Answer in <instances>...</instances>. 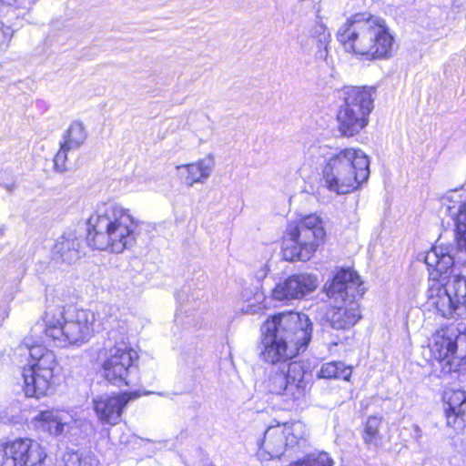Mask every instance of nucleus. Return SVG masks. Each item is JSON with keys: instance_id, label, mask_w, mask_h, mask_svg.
<instances>
[{"instance_id": "nucleus-27", "label": "nucleus", "mask_w": 466, "mask_h": 466, "mask_svg": "<svg viewBox=\"0 0 466 466\" xmlns=\"http://www.w3.org/2000/svg\"><path fill=\"white\" fill-rule=\"evenodd\" d=\"M333 460L329 453L320 451L306 455L295 461L292 466H333Z\"/></svg>"}, {"instance_id": "nucleus-34", "label": "nucleus", "mask_w": 466, "mask_h": 466, "mask_svg": "<svg viewBox=\"0 0 466 466\" xmlns=\"http://www.w3.org/2000/svg\"><path fill=\"white\" fill-rule=\"evenodd\" d=\"M330 41H327L326 43L315 42L316 44V52L315 56L318 59L326 60L329 55V45Z\"/></svg>"}, {"instance_id": "nucleus-24", "label": "nucleus", "mask_w": 466, "mask_h": 466, "mask_svg": "<svg viewBox=\"0 0 466 466\" xmlns=\"http://www.w3.org/2000/svg\"><path fill=\"white\" fill-rule=\"evenodd\" d=\"M444 410H451L456 414L466 412V392L461 390H447L443 394Z\"/></svg>"}, {"instance_id": "nucleus-6", "label": "nucleus", "mask_w": 466, "mask_h": 466, "mask_svg": "<svg viewBox=\"0 0 466 466\" xmlns=\"http://www.w3.org/2000/svg\"><path fill=\"white\" fill-rule=\"evenodd\" d=\"M103 329V323L96 319L95 312L89 309H73L46 312L43 323H37L33 333L44 330L56 346L82 345L86 343L95 333Z\"/></svg>"}, {"instance_id": "nucleus-15", "label": "nucleus", "mask_w": 466, "mask_h": 466, "mask_svg": "<svg viewBox=\"0 0 466 466\" xmlns=\"http://www.w3.org/2000/svg\"><path fill=\"white\" fill-rule=\"evenodd\" d=\"M140 397L137 391L98 396L93 400V409L98 421L104 425H117L129 401Z\"/></svg>"}, {"instance_id": "nucleus-2", "label": "nucleus", "mask_w": 466, "mask_h": 466, "mask_svg": "<svg viewBox=\"0 0 466 466\" xmlns=\"http://www.w3.org/2000/svg\"><path fill=\"white\" fill-rule=\"evenodd\" d=\"M306 156L315 164L324 160L323 186L337 195L352 192L370 177L369 157L359 148L348 147L331 152L328 145L313 144L308 147Z\"/></svg>"}, {"instance_id": "nucleus-12", "label": "nucleus", "mask_w": 466, "mask_h": 466, "mask_svg": "<svg viewBox=\"0 0 466 466\" xmlns=\"http://www.w3.org/2000/svg\"><path fill=\"white\" fill-rule=\"evenodd\" d=\"M24 343L33 361L23 369L24 390L27 397L39 399L50 390L57 366L56 359L53 351L41 344L31 342L29 338Z\"/></svg>"}, {"instance_id": "nucleus-4", "label": "nucleus", "mask_w": 466, "mask_h": 466, "mask_svg": "<svg viewBox=\"0 0 466 466\" xmlns=\"http://www.w3.org/2000/svg\"><path fill=\"white\" fill-rule=\"evenodd\" d=\"M262 359L268 363L286 362L304 350L311 339V322L307 315L282 312L268 318L261 327Z\"/></svg>"}, {"instance_id": "nucleus-8", "label": "nucleus", "mask_w": 466, "mask_h": 466, "mask_svg": "<svg viewBox=\"0 0 466 466\" xmlns=\"http://www.w3.org/2000/svg\"><path fill=\"white\" fill-rule=\"evenodd\" d=\"M114 345L105 349L101 363V373L110 384L135 386L137 384V367L135 364L138 356L127 342L124 331L118 334L115 329L108 331Z\"/></svg>"}, {"instance_id": "nucleus-35", "label": "nucleus", "mask_w": 466, "mask_h": 466, "mask_svg": "<svg viewBox=\"0 0 466 466\" xmlns=\"http://www.w3.org/2000/svg\"><path fill=\"white\" fill-rule=\"evenodd\" d=\"M413 438L416 441H420L422 438V431L419 425H413Z\"/></svg>"}, {"instance_id": "nucleus-36", "label": "nucleus", "mask_w": 466, "mask_h": 466, "mask_svg": "<svg viewBox=\"0 0 466 466\" xmlns=\"http://www.w3.org/2000/svg\"><path fill=\"white\" fill-rule=\"evenodd\" d=\"M122 330H125V327L123 325L119 326Z\"/></svg>"}, {"instance_id": "nucleus-21", "label": "nucleus", "mask_w": 466, "mask_h": 466, "mask_svg": "<svg viewBox=\"0 0 466 466\" xmlns=\"http://www.w3.org/2000/svg\"><path fill=\"white\" fill-rule=\"evenodd\" d=\"M289 448H305L309 446V432L302 421L281 424Z\"/></svg>"}, {"instance_id": "nucleus-18", "label": "nucleus", "mask_w": 466, "mask_h": 466, "mask_svg": "<svg viewBox=\"0 0 466 466\" xmlns=\"http://www.w3.org/2000/svg\"><path fill=\"white\" fill-rule=\"evenodd\" d=\"M215 167L214 158L208 156L190 164H183L176 167L179 180L187 187L195 184H204L211 176Z\"/></svg>"}, {"instance_id": "nucleus-22", "label": "nucleus", "mask_w": 466, "mask_h": 466, "mask_svg": "<svg viewBox=\"0 0 466 466\" xmlns=\"http://www.w3.org/2000/svg\"><path fill=\"white\" fill-rule=\"evenodd\" d=\"M97 457L89 451H66L61 458V466H98Z\"/></svg>"}, {"instance_id": "nucleus-16", "label": "nucleus", "mask_w": 466, "mask_h": 466, "mask_svg": "<svg viewBox=\"0 0 466 466\" xmlns=\"http://www.w3.org/2000/svg\"><path fill=\"white\" fill-rule=\"evenodd\" d=\"M77 421L69 411L59 409L40 410L34 418L37 429L56 438L72 434Z\"/></svg>"}, {"instance_id": "nucleus-20", "label": "nucleus", "mask_w": 466, "mask_h": 466, "mask_svg": "<svg viewBox=\"0 0 466 466\" xmlns=\"http://www.w3.org/2000/svg\"><path fill=\"white\" fill-rule=\"evenodd\" d=\"M281 424L268 427L261 442V449L264 450L270 458H279L288 447L285 434Z\"/></svg>"}, {"instance_id": "nucleus-31", "label": "nucleus", "mask_w": 466, "mask_h": 466, "mask_svg": "<svg viewBox=\"0 0 466 466\" xmlns=\"http://www.w3.org/2000/svg\"><path fill=\"white\" fill-rule=\"evenodd\" d=\"M70 150L73 148L63 143L60 144V149L54 157V167L56 171L63 173L66 170L67 154Z\"/></svg>"}, {"instance_id": "nucleus-26", "label": "nucleus", "mask_w": 466, "mask_h": 466, "mask_svg": "<svg viewBox=\"0 0 466 466\" xmlns=\"http://www.w3.org/2000/svg\"><path fill=\"white\" fill-rule=\"evenodd\" d=\"M243 299L248 302L247 306L242 309L246 313L254 314L262 309L264 295L258 290V287L246 289L242 292Z\"/></svg>"}, {"instance_id": "nucleus-1", "label": "nucleus", "mask_w": 466, "mask_h": 466, "mask_svg": "<svg viewBox=\"0 0 466 466\" xmlns=\"http://www.w3.org/2000/svg\"><path fill=\"white\" fill-rule=\"evenodd\" d=\"M430 270L427 304L443 318L466 313V278L454 266L449 248L434 246L423 255Z\"/></svg>"}, {"instance_id": "nucleus-17", "label": "nucleus", "mask_w": 466, "mask_h": 466, "mask_svg": "<svg viewBox=\"0 0 466 466\" xmlns=\"http://www.w3.org/2000/svg\"><path fill=\"white\" fill-rule=\"evenodd\" d=\"M318 285V279L312 274L292 275L277 284L272 289L271 296L279 301L299 299L313 292Z\"/></svg>"}, {"instance_id": "nucleus-25", "label": "nucleus", "mask_w": 466, "mask_h": 466, "mask_svg": "<svg viewBox=\"0 0 466 466\" xmlns=\"http://www.w3.org/2000/svg\"><path fill=\"white\" fill-rule=\"evenodd\" d=\"M63 144L73 149L78 148L86 139V133L82 123L74 122L67 129Z\"/></svg>"}, {"instance_id": "nucleus-10", "label": "nucleus", "mask_w": 466, "mask_h": 466, "mask_svg": "<svg viewBox=\"0 0 466 466\" xmlns=\"http://www.w3.org/2000/svg\"><path fill=\"white\" fill-rule=\"evenodd\" d=\"M338 111L339 130L344 137L359 134L369 124L374 107L375 89L371 86H348Z\"/></svg>"}, {"instance_id": "nucleus-37", "label": "nucleus", "mask_w": 466, "mask_h": 466, "mask_svg": "<svg viewBox=\"0 0 466 466\" xmlns=\"http://www.w3.org/2000/svg\"><path fill=\"white\" fill-rule=\"evenodd\" d=\"M207 466H216V465H215V464H213V463H209V464H208Z\"/></svg>"}, {"instance_id": "nucleus-14", "label": "nucleus", "mask_w": 466, "mask_h": 466, "mask_svg": "<svg viewBox=\"0 0 466 466\" xmlns=\"http://www.w3.org/2000/svg\"><path fill=\"white\" fill-rule=\"evenodd\" d=\"M46 457V448L33 439L0 443V466H43Z\"/></svg>"}, {"instance_id": "nucleus-23", "label": "nucleus", "mask_w": 466, "mask_h": 466, "mask_svg": "<svg viewBox=\"0 0 466 466\" xmlns=\"http://www.w3.org/2000/svg\"><path fill=\"white\" fill-rule=\"evenodd\" d=\"M351 376L350 367L345 366L340 361H331L324 363L318 372V377L322 379H342L349 380Z\"/></svg>"}, {"instance_id": "nucleus-7", "label": "nucleus", "mask_w": 466, "mask_h": 466, "mask_svg": "<svg viewBox=\"0 0 466 466\" xmlns=\"http://www.w3.org/2000/svg\"><path fill=\"white\" fill-rule=\"evenodd\" d=\"M326 290L336 303L328 309L327 321L335 329H351L361 318L358 299L365 291L359 274L350 268H341Z\"/></svg>"}, {"instance_id": "nucleus-32", "label": "nucleus", "mask_w": 466, "mask_h": 466, "mask_svg": "<svg viewBox=\"0 0 466 466\" xmlns=\"http://www.w3.org/2000/svg\"><path fill=\"white\" fill-rule=\"evenodd\" d=\"M13 35V28L0 21V50H4L8 46Z\"/></svg>"}, {"instance_id": "nucleus-5", "label": "nucleus", "mask_w": 466, "mask_h": 466, "mask_svg": "<svg viewBox=\"0 0 466 466\" xmlns=\"http://www.w3.org/2000/svg\"><path fill=\"white\" fill-rule=\"evenodd\" d=\"M338 41L345 51L366 59L388 57L393 46L385 21L369 13L352 15L337 33Z\"/></svg>"}, {"instance_id": "nucleus-33", "label": "nucleus", "mask_w": 466, "mask_h": 466, "mask_svg": "<svg viewBox=\"0 0 466 466\" xmlns=\"http://www.w3.org/2000/svg\"><path fill=\"white\" fill-rule=\"evenodd\" d=\"M447 418V425L454 429H459L463 426L465 414H456L451 410H444Z\"/></svg>"}, {"instance_id": "nucleus-11", "label": "nucleus", "mask_w": 466, "mask_h": 466, "mask_svg": "<svg viewBox=\"0 0 466 466\" xmlns=\"http://www.w3.org/2000/svg\"><path fill=\"white\" fill-rule=\"evenodd\" d=\"M325 229L316 215L306 216L290 222L287 228V239L282 248L285 260H309L322 243Z\"/></svg>"}, {"instance_id": "nucleus-30", "label": "nucleus", "mask_w": 466, "mask_h": 466, "mask_svg": "<svg viewBox=\"0 0 466 466\" xmlns=\"http://www.w3.org/2000/svg\"><path fill=\"white\" fill-rule=\"evenodd\" d=\"M309 36L312 41L321 42L322 44L330 41V34L319 15L318 19L309 28Z\"/></svg>"}, {"instance_id": "nucleus-9", "label": "nucleus", "mask_w": 466, "mask_h": 466, "mask_svg": "<svg viewBox=\"0 0 466 466\" xmlns=\"http://www.w3.org/2000/svg\"><path fill=\"white\" fill-rule=\"evenodd\" d=\"M264 386L269 393L280 395L288 409L305 405L311 388L304 367L298 361L273 368L265 379Z\"/></svg>"}, {"instance_id": "nucleus-28", "label": "nucleus", "mask_w": 466, "mask_h": 466, "mask_svg": "<svg viewBox=\"0 0 466 466\" xmlns=\"http://www.w3.org/2000/svg\"><path fill=\"white\" fill-rule=\"evenodd\" d=\"M455 226L458 247L466 251V202L459 206L455 217Z\"/></svg>"}, {"instance_id": "nucleus-13", "label": "nucleus", "mask_w": 466, "mask_h": 466, "mask_svg": "<svg viewBox=\"0 0 466 466\" xmlns=\"http://www.w3.org/2000/svg\"><path fill=\"white\" fill-rule=\"evenodd\" d=\"M430 349L445 372L457 371L466 360V333L452 325L441 328L433 334Z\"/></svg>"}, {"instance_id": "nucleus-29", "label": "nucleus", "mask_w": 466, "mask_h": 466, "mask_svg": "<svg viewBox=\"0 0 466 466\" xmlns=\"http://www.w3.org/2000/svg\"><path fill=\"white\" fill-rule=\"evenodd\" d=\"M381 417L371 416L368 419L363 433V440L366 444L377 445L380 441L379 429Z\"/></svg>"}, {"instance_id": "nucleus-3", "label": "nucleus", "mask_w": 466, "mask_h": 466, "mask_svg": "<svg viewBox=\"0 0 466 466\" xmlns=\"http://www.w3.org/2000/svg\"><path fill=\"white\" fill-rule=\"evenodd\" d=\"M139 221L116 202L96 206L86 221V244L93 249L120 254L136 242Z\"/></svg>"}, {"instance_id": "nucleus-19", "label": "nucleus", "mask_w": 466, "mask_h": 466, "mask_svg": "<svg viewBox=\"0 0 466 466\" xmlns=\"http://www.w3.org/2000/svg\"><path fill=\"white\" fill-rule=\"evenodd\" d=\"M82 238L76 230L65 231L56 241L53 256L56 260L72 264L79 259Z\"/></svg>"}]
</instances>
